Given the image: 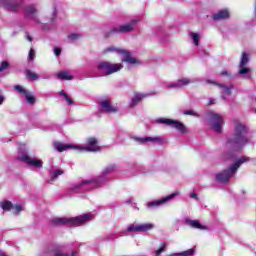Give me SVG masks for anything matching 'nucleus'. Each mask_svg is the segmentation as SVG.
Segmentation results:
<instances>
[{
  "mask_svg": "<svg viewBox=\"0 0 256 256\" xmlns=\"http://www.w3.org/2000/svg\"><path fill=\"white\" fill-rule=\"evenodd\" d=\"M221 75H224L225 77H227V75H229V73L227 71H223V72H221Z\"/></svg>",
  "mask_w": 256,
  "mask_h": 256,
  "instance_id": "nucleus-46",
  "label": "nucleus"
},
{
  "mask_svg": "<svg viewBox=\"0 0 256 256\" xmlns=\"http://www.w3.org/2000/svg\"><path fill=\"white\" fill-rule=\"evenodd\" d=\"M101 106V110L106 111L107 113H117V107L111 105V101L110 100H104L100 103Z\"/></svg>",
  "mask_w": 256,
  "mask_h": 256,
  "instance_id": "nucleus-15",
  "label": "nucleus"
},
{
  "mask_svg": "<svg viewBox=\"0 0 256 256\" xmlns=\"http://www.w3.org/2000/svg\"><path fill=\"white\" fill-rule=\"evenodd\" d=\"M64 99L67 101L68 105H73V100L69 97L68 94L64 96Z\"/></svg>",
  "mask_w": 256,
  "mask_h": 256,
  "instance_id": "nucleus-41",
  "label": "nucleus"
},
{
  "mask_svg": "<svg viewBox=\"0 0 256 256\" xmlns=\"http://www.w3.org/2000/svg\"><path fill=\"white\" fill-rule=\"evenodd\" d=\"M76 149L88 153H97L101 151V146H99V140L96 137H89L86 139V146H76Z\"/></svg>",
  "mask_w": 256,
  "mask_h": 256,
  "instance_id": "nucleus-5",
  "label": "nucleus"
},
{
  "mask_svg": "<svg viewBox=\"0 0 256 256\" xmlns=\"http://www.w3.org/2000/svg\"><path fill=\"white\" fill-rule=\"evenodd\" d=\"M24 75L27 79H30L31 81H37V79H39V75L31 71L30 69H26Z\"/></svg>",
  "mask_w": 256,
  "mask_h": 256,
  "instance_id": "nucleus-23",
  "label": "nucleus"
},
{
  "mask_svg": "<svg viewBox=\"0 0 256 256\" xmlns=\"http://www.w3.org/2000/svg\"><path fill=\"white\" fill-rule=\"evenodd\" d=\"M14 89L15 91H18V93H20L21 95L25 96L28 105H35V103H37V98H35V95L23 88V86L16 85L14 86Z\"/></svg>",
  "mask_w": 256,
  "mask_h": 256,
  "instance_id": "nucleus-12",
  "label": "nucleus"
},
{
  "mask_svg": "<svg viewBox=\"0 0 256 256\" xmlns=\"http://www.w3.org/2000/svg\"><path fill=\"white\" fill-rule=\"evenodd\" d=\"M250 160H251V158L246 157V156L240 157L228 169L223 170L222 172L216 174V181L218 183H223V184L229 183L231 177H233L235 175V171H237V169H239V167H241V165H243V163H247Z\"/></svg>",
  "mask_w": 256,
  "mask_h": 256,
  "instance_id": "nucleus-3",
  "label": "nucleus"
},
{
  "mask_svg": "<svg viewBox=\"0 0 256 256\" xmlns=\"http://www.w3.org/2000/svg\"><path fill=\"white\" fill-rule=\"evenodd\" d=\"M63 173L65 172L61 169L55 170L53 172L52 179H57V177H59V175H63Z\"/></svg>",
  "mask_w": 256,
  "mask_h": 256,
  "instance_id": "nucleus-38",
  "label": "nucleus"
},
{
  "mask_svg": "<svg viewBox=\"0 0 256 256\" xmlns=\"http://www.w3.org/2000/svg\"><path fill=\"white\" fill-rule=\"evenodd\" d=\"M195 253V250L193 249H188L186 251L180 252V253H174L172 256H191Z\"/></svg>",
  "mask_w": 256,
  "mask_h": 256,
  "instance_id": "nucleus-29",
  "label": "nucleus"
},
{
  "mask_svg": "<svg viewBox=\"0 0 256 256\" xmlns=\"http://www.w3.org/2000/svg\"><path fill=\"white\" fill-rule=\"evenodd\" d=\"M89 221H93V214L85 213L76 217H61L54 218L51 220V225L54 227H61V225H70L71 227H81V225H85V223H89Z\"/></svg>",
  "mask_w": 256,
  "mask_h": 256,
  "instance_id": "nucleus-2",
  "label": "nucleus"
},
{
  "mask_svg": "<svg viewBox=\"0 0 256 256\" xmlns=\"http://www.w3.org/2000/svg\"><path fill=\"white\" fill-rule=\"evenodd\" d=\"M54 53L57 56L61 55V48H54Z\"/></svg>",
  "mask_w": 256,
  "mask_h": 256,
  "instance_id": "nucleus-42",
  "label": "nucleus"
},
{
  "mask_svg": "<svg viewBox=\"0 0 256 256\" xmlns=\"http://www.w3.org/2000/svg\"><path fill=\"white\" fill-rule=\"evenodd\" d=\"M157 123H163L164 125H170L180 133H187V127L182 124L181 121L177 120H172V119H165V118H160L157 120Z\"/></svg>",
  "mask_w": 256,
  "mask_h": 256,
  "instance_id": "nucleus-9",
  "label": "nucleus"
},
{
  "mask_svg": "<svg viewBox=\"0 0 256 256\" xmlns=\"http://www.w3.org/2000/svg\"><path fill=\"white\" fill-rule=\"evenodd\" d=\"M189 83H191V80L184 78V79H179L178 83L175 84V87H183V85H189Z\"/></svg>",
  "mask_w": 256,
  "mask_h": 256,
  "instance_id": "nucleus-33",
  "label": "nucleus"
},
{
  "mask_svg": "<svg viewBox=\"0 0 256 256\" xmlns=\"http://www.w3.org/2000/svg\"><path fill=\"white\" fill-rule=\"evenodd\" d=\"M190 37H191V39H192L194 45H196V47L199 46V39H200L199 34L194 33V32H191V33H190Z\"/></svg>",
  "mask_w": 256,
  "mask_h": 256,
  "instance_id": "nucleus-32",
  "label": "nucleus"
},
{
  "mask_svg": "<svg viewBox=\"0 0 256 256\" xmlns=\"http://www.w3.org/2000/svg\"><path fill=\"white\" fill-rule=\"evenodd\" d=\"M0 207L3 211H12L13 210V202L6 200L0 202Z\"/></svg>",
  "mask_w": 256,
  "mask_h": 256,
  "instance_id": "nucleus-25",
  "label": "nucleus"
},
{
  "mask_svg": "<svg viewBox=\"0 0 256 256\" xmlns=\"http://www.w3.org/2000/svg\"><path fill=\"white\" fill-rule=\"evenodd\" d=\"M20 161L22 163H26L29 167H36L37 169H43V160L37 158H31L29 154H22L20 157Z\"/></svg>",
  "mask_w": 256,
  "mask_h": 256,
  "instance_id": "nucleus-11",
  "label": "nucleus"
},
{
  "mask_svg": "<svg viewBox=\"0 0 256 256\" xmlns=\"http://www.w3.org/2000/svg\"><path fill=\"white\" fill-rule=\"evenodd\" d=\"M209 105H215V100H210Z\"/></svg>",
  "mask_w": 256,
  "mask_h": 256,
  "instance_id": "nucleus-47",
  "label": "nucleus"
},
{
  "mask_svg": "<svg viewBox=\"0 0 256 256\" xmlns=\"http://www.w3.org/2000/svg\"><path fill=\"white\" fill-rule=\"evenodd\" d=\"M213 21H222V19H229V10L222 9L212 15Z\"/></svg>",
  "mask_w": 256,
  "mask_h": 256,
  "instance_id": "nucleus-18",
  "label": "nucleus"
},
{
  "mask_svg": "<svg viewBox=\"0 0 256 256\" xmlns=\"http://www.w3.org/2000/svg\"><path fill=\"white\" fill-rule=\"evenodd\" d=\"M58 79H62L63 81H72L73 76L69 74L68 71H60L57 73Z\"/></svg>",
  "mask_w": 256,
  "mask_h": 256,
  "instance_id": "nucleus-21",
  "label": "nucleus"
},
{
  "mask_svg": "<svg viewBox=\"0 0 256 256\" xmlns=\"http://www.w3.org/2000/svg\"><path fill=\"white\" fill-rule=\"evenodd\" d=\"M175 197H179V192H174V193L162 198L161 200L148 202V207H150V208L151 207H159V205L169 203V201H171V199H175Z\"/></svg>",
  "mask_w": 256,
  "mask_h": 256,
  "instance_id": "nucleus-13",
  "label": "nucleus"
},
{
  "mask_svg": "<svg viewBox=\"0 0 256 256\" xmlns=\"http://www.w3.org/2000/svg\"><path fill=\"white\" fill-rule=\"evenodd\" d=\"M75 255H77V251L73 250L72 251V256H75Z\"/></svg>",
  "mask_w": 256,
  "mask_h": 256,
  "instance_id": "nucleus-49",
  "label": "nucleus"
},
{
  "mask_svg": "<svg viewBox=\"0 0 256 256\" xmlns=\"http://www.w3.org/2000/svg\"><path fill=\"white\" fill-rule=\"evenodd\" d=\"M36 13H37V9H35V6H27L26 7L25 15H27V17H29L31 15H35Z\"/></svg>",
  "mask_w": 256,
  "mask_h": 256,
  "instance_id": "nucleus-30",
  "label": "nucleus"
},
{
  "mask_svg": "<svg viewBox=\"0 0 256 256\" xmlns=\"http://www.w3.org/2000/svg\"><path fill=\"white\" fill-rule=\"evenodd\" d=\"M60 95H62V97H67V94H66V92L64 90L60 91Z\"/></svg>",
  "mask_w": 256,
  "mask_h": 256,
  "instance_id": "nucleus-44",
  "label": "nucleus"
},
{
  "mask_svg": "<svg viewBox=\"0 0 256 256\" xmlns=\"http://www.w3.org/2000/svg\"><path fill=\"white\" fill-rule=\"evenodd\" d=\"M153 224L146 223V224H130L127 227V231L129 233H147V231H151L153 229Z\"/></svg>",
  "mask_w": 256,
  "mask_h": 256,
  "instance_id": "nucleus-10",
  "label": "nucleus"
},
{
  "mask_svg": "<svg viewBox=\"0 0 256 256\" xmlns=\"http://www.w3.org/2000/svg\"><path fill=\"white\" fill-rule=\"evenodd\" d=\"M63 249H65L64 246H56L52 249V253L54 256H69V253H64Z\"/></svg>",
  "mask_w": 256,
  "mask_h": 256,
  "instance_id": "nucleus-22",
  "label": "nucleus"
},
{
  "mask_svg": "<svg viewBox=\"0 0 256 256\" xmlns=\"http://www.w3.org/2000/svg\"><path fill=\"white\" fill-rule=\"evenodd\" d=\"M191 199H197V193L193 192L190 194Z\"/></svg>",
  "mask_w": 256,
  "mask_h": 256,
  "instance_id": "nucleus-43",
  "label": "nucleus"
},
{
  "mask_svg": "<svg viewBox=\"0 0 256 256\" xmlns=\"http://www.w3.org/2000/svg\"><path fill=\"white\" fill-rule=\"evenodd\" d=\"M111 52V53H122V55H125V58H122V63H129L130 65H135L139 63V61L136 58L131 57V52L127 50H119L115 47H108L105 49V53Z\"/></svg>",
  "mask_w": 256,
  "mask_h": 256,
  "instance_id": "nucleus-7",
  "label": "nucleus"
},
{
  "mask_svg": "<svg viewBox=\"0 0 256 256\" xmlns=\"http://www.w3.org/2000/svg\"><path fill=\"white\" fill-rule=\"evenodd\" d=\"M249 63V54L242 52V57L240 59L239 67H247Z\"/></svg>",
  "mask_w": 256,
  "mask_h": 256,
  "instance_id": "nucleus-26",
  "label": "nucleus"
},
{
  "mask_svg": "<svg viewBox=\"0 0 256 256\" xmlns=\"http://www.w3.org/2000/svg\"><path fill=\"white\" fill-rule=\"evenodd\" d=\"M54 149L58 151V153H63V151H67V149H77V146L71 144H63L61 142H54Z\"/></svg>",
  "mask_w": 256,
  "mask_h": 256,
  "instance_id": "nucleus-16",
  "label": "nucleus"
},
{
  "mask_svg": "<svg viewBox=\"0 0 256 256\" xmlns=\"http://www.w3.org/2000/svg\"><path fill=\"white\" fill-rule=\"evenodd\" d=\"M138 141H140V143H147L149 141L155 143L157 141H160L159 137H145V138H139Z\"/></svg>",
  "mask_w": 256,
  "mask_h": 256,
  "instance_id": "nucleus-28",
  "label": "nucleus"
},
{
  "mask_svg": "<svg viewBox=\"0 0 256 256\" xmlns=\"http://www.w3.org/2000/svg\"><path fill=\"white\" fill-rule=\"evenodd\" d=\"M26 39H28V41H30V43H31V41H33V38L29 35L26 36Z\"/></svg>",
  "mask_w": 256,
  "mask_h": 256,
  "instance_id": "nucleus-45",
  "label": "nucleus"
},
{
  "mask_svg": "<svg viewBox=\"0 0 256 256\" xmlns=\"http://www.w3.org/2000/svg\"><path fill=\"white\" fill-rule=\"evenodd\" d=\"M207 83H212L213 85H217V87H221L222 99H225V97L231 95V91H233V86L228 87L217 82H211V80H208Z\"/></svg>",
  "mask_w": 256,
  "mask_h": 256,
  "instance_id": "nucleus-17",
  "label": "nucleus"
},
{
  "mask_svg": "<svg viewBox=\"0 0 256 256\" xmlns=\"http://www.w3.org/2000/svg\"><path fill=\"white\" fill-rule=\"evenodd\" d=\"M248 133L249 131L245 124L236 122L233 137L227 139V147L232 151H241L250 142L249 138H247Z\"/></svg>",
  "mask_w": 256,
  "mask_h": 256,
  "instance_id": "nucleus-1",
  "label": "nucleus"
},
{
  "mask_svg": "<svg viewBox=\"0 0 256 256\" xmlns=\"http://www.w3.org/2000/svg\"><path fill=\"white\" fill-rule=\"evenodd\" d=\"M0 4L11 13H17L23 7V1L21 0H0Z\"/></svg>",
  "mask_w": 256,
  "mask_h": 256,
  "instance_id": "nucleus-8",
  "label": "nucleus"
},
{
  "mask_svg": "<svg viewBox=\"0 0 256 256\" xmlns=\"http://www.w3.org/2000/svg\"><path fill=\"white\" fill-rule=\"evenodd\" d=\"M175 85H177V83L170 84L169 87H181V86H175Z\"/></svg>",
  "mask_w": 256,
  "mask_h": 256,
  "instance_id": "nucleus-48",
  "label": "nucleus"
},
{
  "mask_svg": "<svg viewBox=\"0 0 256 256\" xmlns=\"http://www.w3.org/2000/svg\"><path fill=\"white\" fill-rule=\"evenodd\" d=\"M208 125L213 129L216 133H221L223 129V116L213 111H208Z\"/></svg>",
  "mask_w": 256,
  "mask_h": 256,
  "instance_id": "nucleus-4",
  "label": "nucleus"
},
{
  "mask_svg": "<svg viewBox=\"0 0 256 256\" xmlns=\"http://www.w3.org/2000/svg\"><path fill=\"white\" fill-rule=\"evenodd\" d=\"M23 210H24L23 206H21L20 204H15L13 205L12 213L14 215H19V213H21V211Z\"/></svg>",
  "mask_w": 256,
  "mask_h": 256,
  "instance_id": "nucleus-31",
  "label": "nucleus"
},
{
  "mask_svg": "<svg viewBox=\"0 0 256 256\" xmlns=\"http://www.w3.org/2000/svg\"><path fill=\"white\" fill-rule=\"evenodd\" d=\"M117 33H121V26H119L118 28L117 27L110 28V31L105 33V37L109 38L111 35H115Z\"/></svg>",
  "mask_w": 256,
  "mask_h": 256,
  "instance_id": "nucleus-27",
  "label": "nucleus"
},
{
  "mask_svg": "<svg viewBox=\"0 0 256 256\" xmlns=\"http://www.w3.org/2000/svg\"><path fill=\"white\" fill-rule=\"evenodd\" d=\"M121 69H123V64H111V62L107 61L98 64V71H105L106 75H113V73H117Z\"/></svg>",
  "mask_w": 256,
  "mask_h": 256,
  "instance_id": "nucleus-6",
  "label": "nucleus"
},
{
  "mask_svg": "<svg viewBox=\"0 0 256 256\" xmlns=\"http://www.w3.org/2000/svg\"><path fill=\"white\" fill-rule=\"evenodd\" d=\"M80 37L81 35L76 33H72L68 35V39H70V41H77V39H80Z\"/></svg>",
  "mask_w": 256,
  "mask_h": 256,
  "instance_id": "nucleus-37",
  "label": "nucleus"
},
{
  "mask_svg": "<svg viewBox=\"0 0 256 256\" xmlns=\"http://www.w3.org/2000/svg\"><path fill=\"white\" fill-rule=\"evenodd\" d=\"M184 115H192V117H199V115L197 114V112L193 111V110H185L184 111Z\"/></svg>",
  "mask_w": 256,
  "mask_h": 256,
  "instance_id": "nucleus-39",
  "label": "nucleus"
},
{
  "mask_svg": "<svg viewBox=\"0 0 256 256\" xmlns=\"http://www.w3.org/2000/svg\"><path fill=\"white\" fill-rule=\"evenodd\" d=\"M137 20H132L130 23L120 26V33H131L135 29Z\"/></svg>",
  "mask_w": 256,
  "mask_h": 256,
  "instance_id": "nucleus-20",
  "label": "nucleus"
},
{
  "mask_svg": "<svg viewBox=\"0 0 256 256\" xmlns=\"http://www.w3.org/2000/svg\"><path fill=\"white\" fill-rule=\"evenodd\" d=\"M145 97H149V94H141L139 92H136L132 97L130 107H135L137 104L141 103V101H143Z\"/></svg>",
  "mask_w": 256,
  "mask_h": 256,
  "instance_id": "nucleus-19",
  "label": "nucleus"
},
{
  "mask_svg": "<svg viewBox=\"0 0 256 256\" xmlns=\"http://www.w3.org/2000/svg\"><path fill=\"white\" fill-rule=\"evenodd\" d=\"M29 59L30 61H33V59H35V50L33 48L29 51Z\"/></svg>",
  "mask_w": 256,
  "mask_h": 256,
  "instance_id": "nucleus-40",
  "label": "nucleus"
},
{
  "mask_svg": "<svg viewBox=\"0 0 256 256\" xmlns=\"http://www.w3.org/2000/svg\"><path fill=\"white\" fill-rule=\"evenodd\" d=\"M189 225H190V227H193V229H200L201 231H206V229H207V226H203L197 220H190Z\"/></svg>",
  "mask_w": 256,
  "mask_h": 256,
  "instance_id": "nucleus-24",
  "label": "nucleus"
},
{
  "mask_svg": "<svg viewBox=\"0 0 256 256\" xmlns=\"http://www.w3.org/2000/svg\"><path fill=\"white\" fill-rule=\"evenodd\" d=\"M249 71H251L249 68H247L246 66H242L239 67V75H247V73H249Z\"/></svg>",
  "mask_w": 256,
  "mask_h": 256,
  "instance_id": "nucleus-35",
  "label": "nucleus"
},
{
  "mask_svg": "<svg viewBox=\"0 0 256 256\" xmlns=\"http://www.w3.org/2000/svg\"><path fill=\"white\" fill-rule=\"evenodd\" d=\"M87 185H90L88 189H97L99 187V181L97 180H84L81 183H78L76 186L72 188L73 191L77 189H81V187H85Z\"/></svg>",
  "mask_w": 256,
  "mask_h": 256,
  "instance_id": "nucleus-14",
  "label": "nucleus"
},
{
  "mask_svg": "<svg viewBox=\"0 0 256 256\" xmlns=\"http://www.w3.org/2000/svg\"><path fill=\"white\" fill-rule=\"evenodd\" d=\"M10 66H11V64H9V62L2 61L1 65H0V72L3 73V71L9 69Z\"/></svg>",
  "mask_w": 256,
  "mask_h": 256,
  "instance_id": "nucleus-34",
  "label": "nucleus"
},
{
  "mask_svg": "<svg viewBox=\"0 0 256 256\" xmlns=\"http://www.w3.org/2000/svg\"><path fill=\"white\" fill-rule=\"evenodd\" d=\"M167 247L166 243H161L160 248L158 250H156V256H159L163 253V251H165V248Z\"/></svg>",
  "mask_w": 256,
  "mask_h": 256,
  "instance_id": "nucleus-36",
  "label": "nucleus"
}]
</instances>
